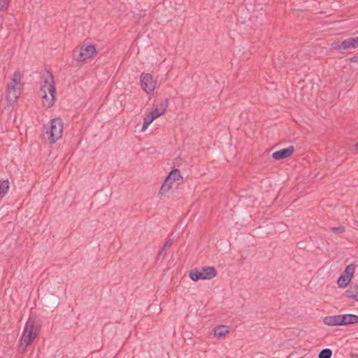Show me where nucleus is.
<instances>
[{
	"label": "nucleus",
	"mask_w": 358,
	"mask_h": 358,
	"mask_svg": "<svg viewBox=\"0 0 358 358\" xmlns=\"http://www.w3.org/2000/svg\"><path fill=\"white\" fill-rule=\"evenodd\" d=\"M156 119V116L153 115L150 113L148 114L143 120V124L142 127V131H145L148 127Z\"/></svg>",
	"instance_id": "6ab92c4d"
},
{
	"label": "nucleus",
	"mask_w": 358,
	"mask_h": 358,
	"mask_svg": "<svg viewBox=\"0 0 358 358\" xmlns=\"http://www.w3.org/2000/svg\"><path fill=\"white\" fill-rule=\"evenodd\" d=\"M21 79L22 76L20 71H16L13 73L10 82L8 84L6 99L10 105L17 100L21 94Z\"/></svg>",
	"instance_id": "f03ea898"
},
{
	"label": "nucleus",
	"mask_w": 358,
	"mask_h": 358,
	"mask_svg": "<svg viewBox=\"0 0 358 358\" xmlns=\"http://www.w3.org/2000/svg\"><path fill=\"white\" fill-rule=\"evenodd\" d=\"M356 149L358 150V143L356 144Z\"/></svg>",
	"instance_id": "bb28decb"
},
{
	"label": "nucleus",
	"mask_w": 358,
	"mask_h": 358,
	"mask_svg": "<svg viewBox=\"0 0 358 358\" xmlns=\"http://www.w3.org/2000/svg\"><path fill=\"white\" fill-rule=\"evenodd\" d=\"M358 48V36L357 38H349L341 43L336 44L334 48L336 50H352Z\"/></svg>",
	"instance_id": "6e6552de"
},
{
	"label": "nucleus",
	"mask_w": 358,
	"mask_h": 358,
	"mask_svg": "<svg viewBox=\"0 0 358 358\" xmlns=\"http://www.w3.org/2000/svg\"><path fill=\"white\" fill-rule=\"evenodd\" d=\"M169 105L168 99L161 100L157 105L152 111L150 112L151 114L156 116V118L159 117L162 115H163Z\"/></svg>",
	"instance_id": "9d476101"
},
{
	"label": "nucleus",
	"mask_w": 358,
	"mask_h": 358,
	"mask_svg": "<svg viewBox=\"0 0 358 358\" xmlns=\"http://www.w3.org/2000/svg\"><path fill=\"white\" fill-rule=\"evenodd\" d=\"M182 181V177L180 175V171L178 169L172 170L161 186L159 194L161 195L165 194L175 182L176 183V186H178Z\"/></svg>",
	"instance_id": "20e7f679"
},
{
	"label": "nucleus",
	"mask_w": 358,
	"mask_h": 358,
	"mask_svg": "<svg viewBox=\"0 0 358 358\" xmlns=\"http://www.w3.org/2000/svg\"><path fill=\"white\" fill-rule=\"evenodd\" d=\"M189 276L193 281H198L199 280H205L203 275H202L201 271H199L196 268L192 269L189 273Z\"/></svg>",
	"instance_id": "dca6fc26"
},
{
	"label": "nucleus",
	"mask_w": 358,
	"mask_h": 358,
	"mask_svg": "<svg viewBox=\"0 0 358 358\" xmlns=\"http://www.w3.org/2000/svg\"><path fill=\"white\" fill-rule=\"evenodd\" d=\"M350 280H351L349 278V277L345 276V275L342 274L338 278V279L337 280V283L340 287H345L349 284Z\"/></svg>",
	"instance_id": "412c9836"
},
{
	"label": "nucleus",
	"mask_w": 358,
	"mask_h": 358,
	"mask_svg": "<svg viewBox=\"0 0 358 358\" xmlns=\"http://www.w3.org/2000/svg\"><path fill=\"white\" fill-rule=\"evenodd\" d=\"M9 188V182L8 180L0 181V196L3 197Z\"/></svg>",
	"instance_id": "aec40b11"
},
{
	"label": "nucleus",
	"mask_w": 358,
	"mask_h": 358,
	"mask_svg": "<svg viewBox=\"0 0 358 358\" xmlns=\"http://www.w3.org/2000/svg\"><path fill=\"white\" fill-rule=\"evenodd\" d=\"M63 122L60 118H55L51 121L50 127L46 134L49 135L48 141L50 144L55 143L62 136Z\"/></svg>",
	"instance_id": "39448f33"
},
{
	"label": "nucleus",
	"mask_w": 358,
	"mask_h": 358,
	"mask_svg": "<svg viewBox=\"0 0 358 358\" xmlns=\"http://www.w3.org/2000/svg\"><path fill=\"white\" fill-rule=\"evenodd\" d=\"M0 358H1V357H0Z\"/></svg>",
	"instance_id": "cd10ccee"
},
{
	"label": "nucleus",
	"mask_w": 358,
	"mask_h": 358,
	"mask_svg": "<svg viewBox=\"0 0 358 358\" xmlns=\"http://www.w3.org/2000/svg\"><path fill=\"white\" fill-rule=\"evenodd\" d=\"M10 0H0V10H7Z\"/></svg>",
	"instance_id": "b1692460"
},
{
	"label": "nucleus",
	"mask_w": 358,
	"mask_h": 358,
	"mask_svg": "<svg viewBox=\"0 0 358 358\" xmlns=\"http://www.w3.org/2000/svg\"><path fill=\"white\" fill-rule=\"evenodd\" d=\"M173 245V240L169 239L163 245L162 248L159 251L157 255V259H159L161 257H164L166 254V250L171 247Z\"/></svg>",
	"instance_id": "a211bd4d"
},
{
	"label": "nucleus",
	"mask_w": 358,
	"mask_h": 358,
	"mask_svg": "<svg viewBox=\"0 0 358 358\" xmlns=\"http://www.w3.org/2000/svg\"><path fill=\"white\" fill-rule=\"evenodd\" d=\"M141 86L148 94H150L155 89L156 81L150 73H143L141 76Z\"/></svg>",
	"instance_id": "423d86ee"
},
{
	"label": "nucleus",
	"mask_w": 358,
	"mask_h": 358,
	"mask_svg": "<svg viewBox=\"0 0 358 358\" xmlns=\"http://www.w3.org/2000/svg\"><path fill=\"white\" fill-rule=\"evenodd\" d=\"M38 334L37 327H35V320L29 317L23 329L20 351L24 352L27 347L30 345Z\"/></svg>",
	"instance_id": "f257e3e1"
},
{
	"label": "nucleus",
	"mask_w": 358,
	"mask_h": 358,
	"mask_svg": "<svg viewBox=\"0 0 358 358\" xmlns=\"http://www.w3.org/2000/svg\"><path fill=\"white\" fill-rule=\"evenodd\" d=\"M55 92L53 76L51 73L47 71L46 77L44 76V83L41 86L40 93L55 94Z\"/></svg>",
	"instance_id": "0eeeda50"
},
{
	"label": "nucleus",
	"mask_w": 358,
	"mask_h": 358,
	"mask_svg": "<svg viewBox=\"0 0 358 358\" xmlns=\"http://www.w3.org/2000/svg\"><path fill=\"white\" fill-rule=\"evenodd\" d=\"M342 326L358 323V315L352 314L341 315Z\"/></svg>",
	"instance_id": "f8f14e48"
},
{
	"label": "nucleus",
	"mask_w": 358,
	"mask_h": 358,
	"mask_svg": "<svg viewBox=\"0 0 358 358\" xmlns=\"http://www.w3.org/2000/svg\"><path fill=\"white\" fill-rule=\"evenodd\" d=\"M355 266L353 264H349L346 266L343 275H345V276L349 277L351 280L355 272Z\"/></svg>",
	"instance_id": "4be33fe9"
},
{
	"label": "nucleus",
	"mask_w": 358,
	"mask_h": 358,
	"mask_svg": "<svg viewBox=\"0 0 358 358\" xmlns=\"http://www.w3.org/2000/svg\"><path fill=\"white\" fill-rule=\"evenodd\" d=\"M345 296L354 301L358 302V283H352L345 291Z\"/></svg>",
	"instance_id": "9b49d317"
},
{
	"label": "nucleus",
	"mask_w": 358,
	"mask_h": 358,
	"mask_svg": "<svg viewBox=\"0 0 358 358\" xmlns=\"http://www.w3.org/2000/svg\"><path fill=\"white\" fill-rule=\"evenodd\" d=\"M40 96L43 99V105L49 108L53 106L55 101V94H49L45 93H40Z\"/></svg>",
	"instance_id": "4468645a"
},
{
	"label": "nucleus",
	"mask_w": 358,
	"mask_h": 358,
	"mask_svg": "<svg viewBox=\"0 0 358 358\" xmlns=\"http://www.w3.org/2000/svg\"><path fill=\"white\" fill-rule=\"evenodd\" d=\"M98 54L94 45H82L80 48H76L72 53L73 58L78 61L84 62L87 59L92 58Z\"/></svg>",
	"instance_id": "7ed1b4c3"
},
{
	"label": "nucleus",
	"mask_w": 358,
	"mask_h": 358,
	"mask_svg": "<svg viewBox=\"0 0 358 358\" xmlns=\"http://www.w3.org/2000/svg\"><path fill=\"white\" fill-rule=\"evenodd\" d=\"M349 60L351 62H358V55H355L352 57L350 58Z\"/></svg>",
	"instance_id": "a878e982"
},
{
	"label": "nucleus",
	"mask_w": 358,
	"mask_h": 358,
	"mask_svg": "<svg viewBox=\"0 0 358 358\" xmlns=\"http://www.w3.org/2000/svg\"><path fill=\"white\" fill-rule=\"evenodd\" d=\"M228 332H229V330L227 329V327L224 326V325L217 327L215 328V330H214L215 336L220 337V338L224 337Z\"/></svg>",
	"instance_id": "f3484780"
},
{
	"label": "nucleus",
	"mask_w": 358,
	"mask_h": 358,
	"mask_svg": "<svg viewBox=\"0 0 358 358\" xmlns=\"http://www.w3.org/2000/svg\"><path fill=\"white\" fill-rule=\"evenodd\" d=\"M341 315L327 316L324 318L323 322L328 326H342Z\"/></svg>",
	"instance_id": "ddd939ff"
},
{
	"label": "nucleus",
	"mask_w": 358,
	"mask_h": 358,
	"mask_svg": "<svg viewBox=\"0 0 358 358\" xmlns=\"http://www.w3.org/2000/svg\"><path fill=\"white\" fill-rule=\"evenodd\" d=\"M332 231H334L335 234H342L345 231V229L343 227H333L331 229Z\"/></svg>",
	"instance_id": "393cba45"
},
{
	"label": "nucleus",
	"mask_w": 358,
	"mask_h": 358,
	"mask_svg": "<svg viewBox=\"0 0 358 358\" xmlns=\"http://www.w3.org/2000/svg\"><path fill=\"white\" fill-rule=\"evenodd\" d=\"M201 271L205 280H210L217 275V271L213 266L203 267Z\"/></svg>",
	"instance_id": "2eb2a0df"
},
{
	"label": "nucleus",
	"mask_w": 358,
	"mask_h": 358,
	"mask_svg": "<svg viewBox=\"0 0 358 358\" xmlns=\"http://www.w3.org/2000/svg\"><path fill=\"white\" fill-rule=\"evenodd\" d=\"M293 145L278 150L272 154V158L275 160H280L289 157L294 152Z\"/></svg>",
	"instance_id": "1a4fd4ad"
},
{
	"label": "nucleus",
	"mask_w": 358,
	"mask_h": 358,
	"mask_svg": "<svg viewBox=\"0 0 358 358\" xmlns=\"http://www.w3.org/2000/svg\"><path fill=\"white\" fill-rule=\"evenodd\" d=\"M331 355L332 351L330 349L325 348L320 352L318 358H331Z\"/></svg>",
	"instance_id": "5701e85b"
}]
</instances>
